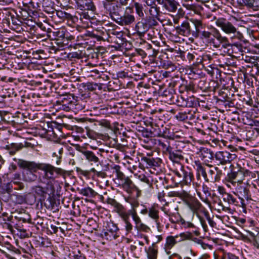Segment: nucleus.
<instances>
[{
    "label": "nucleus",
    "instance_id": "f257e3e1",
    "mask_svg": "<svg viewBox=\"0 0 259 259\" xmlns=\"http://www.w3.org/2000/svg\"><path fill=\"white\" fill-rule=\"evenodd\" d=\"M32 191L34 194V195L31 194L28 195V198L31 197L33 199L31 204L34 203L37 197L38 202L40 203L41 206L44 205L47 209H54L56 202L54 198L55 189L53 185L47 184L45 187L35 186L32 188Z\"/></svg>",
    "mask_w": 259,
    "mask_h": 259
},
{
    "label": "nucleus",
    "instance_id": "f03ea898",
    "mask_svg": "<svg viewBox=\"0 0 259 259\" xmlns=\"http://www.w3.org/2000/svg\"><path fill=\"white\" fill-rule=\"evenodd\" d=\"M40 170L44 172V178L48 180H55L59 177H62L65 179L66 176L70 175V171L61 168L56 167L49 164L42 163Z\"/></svg>",
    "mask_w": 259,
    "mask_h": 259
},
{
    "label": "nucleus",
    "instance_id": "7ed1b4c3",
    "mask_svg": "<svg viewBox=\"0 0 259 259\" xmlns=\"http://www.w3.org/2000/svg\"><path fill=\"white\" fill-rule=\"evenodd\" d=\"M236 157L235 154H231L227 151H219L215 154V159L219 161L220 163L222 165L230 163Z\"/></svg>",
    "mask_w": 259,
    "mask_h": 259
},
{
    "label": "nucleus",
    "instance_id": "20e7f679",
    "mask_svg": "<svg viewBox=\"0 0 259 259\" xmlns=\"http://www.w3.org/2000/svg\"><path fill=\"white\" fill-rule=\"evenodd\" d=\"M190 21V35L195 38H198L200 31L204 29V25L200 20L191 19Z\"/></svg>",
    "mask_w": 259,
    "mask_h": 259
},
{
    "label": "nucleus",
    "instance_id": "39448f33",
    "mask_svg": "<svg viewBox=\"0 0 259 259\" xmlns=\"http://www.w3.org/2000/svg\"><path fill=\"white\" fill-rule=\"evenodd\" d=\"M42 163H36L33 161H28L24 160H19V166L25 169L32 172H36L38 169L40 170Z\"/></svg>",
    "mask_w": 259,
    "mask_h": 259
},
{
    "label": "nucleus",
    "instance_id": "423d86ee",
    "mask_svg": "<svg viewBox=\"0 0 259 259\" xmlns=\"http://www.w3.org/2000/svg\"><path fill=\"white\" fill-rule=\"evenodd\" d=\"M216 24L226 33H234L237 31L236 28L233 24L225 19H218Z\"/></svg>",
    "mask_w": 259,
    "mask_h": 259
},
{
    "label": "nucleus",
    "instance_id": "0eeeda50",
    "mask_svg": "<svg viewBox=\"0 0 259 259\" xmlns=\"http://www.w3.org/2000/svg\"><path fill=\"white\" fill-rule=\"evenodd\" d=\"M156 1L169 12H175L179 6V3L176 0H156Z\"/></svg>",
    "mask_w": 259,
    "mask_h": 259
},
{
    "label": "nucleus",
    "instance_id": "6e6552de",
    "mask_svg": "<svg viewBox=\"0 0 259 259\" xmlns=\"http://www.w3.org/2000/svg\"><path fill=\"white\" fill-rule=\"evenodd\" d=\"M114 0H103L102 2V5L104 10L108 12L110 15L116 14L118 13L119 8L120 6L118 4H114L112 2Z\"/></svg>",
    "mask_w": 259,
    "mask_h": 259
},
{
    "label": "nucleus",
    "instance_id": "1a4fd4ad",
    "mask_svg": "<svg viewBox=\"0 0 259 259\" xmlns=\"http://www.w3.org/2000/svg\"><path fill=\"white\" fill-rule=\"evenodd\" d=\"M178 105L183 107H193L196 106L197 101L193 97L185 99L183 97L179 98L177 101Z\"/></svg>",
    "mask_w": 259,
    "mask_h": 259
},
{
    "label": "nucleus",
    "instance_id": "9d476101",
    "mask_svg": "<svg viewBox=\"0 0 259 259\" xmlns=\"http://www.w3.org/2000/svg\"><path fill=\"white\" fill-rule=\"evenodd\" d=\"M78 9L80 10H91L94 12L96 10L95 6L91 0H75Z\"/></svg>",
    "mask_w": 259,
    "mask_h": 259
},
{
    "label": "nucleus",
    "instance_id": "9b49d317",
    "mask_svg": "<svg viewBox=\"0 0 259 259\" xmlns=\"http://www.w3.org/2000/svg\"><path fill=\"white\" fill-rule=\"evenodd\" d=\"M177 32L180 35L185 36L190 35V22L188 21L183 22L181 25L176 27Z\"/></svg>",
    "mask_w": 259,
    "mask_h": 259
},
{
    "label": "nucleus",
    "instance_id": "f8f14e48",
    "mask_svg": "<svg viewBox=\"0 0 259 259\" xmlns=\"http://www.w3.org/2000/svg\"><path fill=\"white\" fill-rule=\"evenodd\" d=\"M166 151L168 153L169 158L174 162H178L180 160L184 159V157L181 154L180 151H172L170 146L167 147Z\"/></svg>",
    "mask_w": 259,
    "mask_h": 259
},
{
    "label": "nucleus",
    "instance_id": "ddd939ff",
    "mask_svg": "<svg viewBox=\"0 0 259 259\" xmlns=\"http://www.w3.org/2000/svg\"><path fill=\"white\" fill-rule=\"evenodd\" d=\"M79 151L84 155L85 159L89 162H93L94 163L99 162V159L97 156L98 155H100L99 152H97L96 154L91 151L83 150H79Z\"/></svg>",
    "mask_w": 259,
    "mask_h": 259
},
{
    "label": "nucleus",
    "instance_id": "4468645a",
    "mask_svg": "<svg viewBox=\"0 0 259 259\" xmlns=\"http://www.w3.org/2000/svg\"><path fill=\"white\" fill-rule=\"evenodd\" d=\"M135 28L137 33L140 37L144 36L145 33L149 29L143 20L137 24Z\"/></svg>",
    "mask_w": 259,
    "mask_h": 259
},
{
    "label": "nucleus",
    "instance_id": "2eb2a0df",
    "mask_svg": "<svg viewBox=\"0 0 259 259\" xmlns=\"http://www.w3.org/2000/svg\"><path fill=\"white\" fill-rule=\"evenodd\" d=\"M239 3L244 5L253 10H257L259 8V0H240Z\"/></svg>",
    "mask_w": 259,
    "mask_h": 259
},
{
    "label": "nucleus",
    "instance_id": "dca6fc26",
    "mask_svg": "<svg viewBox=\"0 0 259 259\" xmlns=\"http://www.w3.org/2000/svg\"><path fill=\"white\" fill-rule=\"evenodd\" d=\"M12 185L11 183H3L2 179L0 177V194L6 193L10 194L12 189Z\"/></svg>",
    "mask_w": 259,
    "mask_h": 259
},
{
    "label": "nucleus",
    "instance_id": "f3484780",
    "mask_svg": "<svg viewBox=\"0 0 259 259\" xmlns=\"http://www.w3.org/2000/svg\"><path fill=\"white\" fill-rule=\"evenodd\" d=\"M148 211L149 216L155 220V222L156 223L157 228L158 230H159V228L160 227V224L158 222L159 211L156 210L154 207H151L149 208Z\"/></svg>",
    "mask_w": 259,
    "mask_h": 259
},
{
    "label": "nucleus",
    "instance_id": "a211bd4d",
    "mask_svg": "<svg viewBox=\"0 0 259 259\" xmlns=\"http://www.w3.org/2000/svg\"><path fill=\"white\" fill-rule=\"evenodd\" d=\"M198 38L201 39H206L207 42H212L214 43V39L211 38L212 34L210 32L201 29L199 32Z\"/></svg>",
    "mask_w": 259,
    "mask_h": 259
},
{
    "label": "nucleus",
    "instance_id": "6ab92c4d",
    "mask_svg": "<svg viewBox=\"0 0 259 259\" xmlns=\"http://www.w3.org/2000/svg\"><path fill=\"white\" fill-rule=\"evenodd\" d=\"M156 18L155 17L147 16L142 20L144 21L145 24L150 28H152L154 26H157L158 23L156 20Z\"/></svg>",
    "mask_w": 259,
    "mask_h": 259
},
{
    "label": "nucleus",
    "instance_id": "aec40b11",
    "mask_svg": "<svg viewBox=\"0 0 259 259\" xmlns=\"http://www.w3.org/2000/svg\"><path fill=\"white\" fill-rule=\"evenodd\" d=\"M64 98H63L62 101L64 102L65 101H68L69 104H74L76 106L78 105V103H77L78 100H77V97H75L73 94H67L63 96Z\"/></svg>",
    "mask_w": 259,
    "mask_h": 259
},
{
    "label": "nucleus",
    "instance_id": "412c9836",
    "mask_svg": "<svg viewBox=\"0 0 259 259\" xmlns=\"http://www.w3.org/2000/svg\"><path fill=\"white\" fill-rule=\"evenodd\" d=\"M24 179L27 182H33L36 180L37 176L35 172H32L29 170H24L23 172Z\"/></svg>",
    "mask_w": 259,
    "mask_h": 259
},
{
    "label": "nucleus",
    "instance_id": "4be33fe9",
    "mask_svg": "<svg viewBox=\"0 0 259 259\" xmlns=\"http://www.w3.org/2000/svg\"><path fill=\"white\" fill-rule=\"evenodd\" d=\"M23 147V146L22 144H17L13 143L10 145H7L6 148L9 150L11 155H14L16 151L22 149Z\"/></svg>",
    "mask_w": 259,
    "mask_h": 259
},
{
    "label": "nucleus",
    "instance_id": "5701e85b",
    "mask_svg": "<svg viewBox=\"0 0 259 259\" xmlns=\"http://www.w3.org/2000/svg\"><path fill=\"white\" fill-rule=\"evenodd\" d=\"M79 193L83 196L92 197L96 195V193L91 188L87 187L82 189H78Z\"/></svg>",
    "mask_w": 259,
    "mask_h": 259
},
{
    "label": "nucleus",
    "instance_id": "b1692460",
    "mask_svg": "<svg viewBox=\"0 0 259 259\" xmlns=\"http://www.w3.org/2000/svg\"><path fill=\"white\" fill-rule=\"evenodd\" d=\"M81 85L84 88V90L88 91H95L98 87L97 83H93L92 82L82 83Z\"/></svg>",
    "mask_w": 259,
    "mask_h": 259
},
{
    "label": "nucleus",
    "instance_id": "393cba45",
    "mask_svg": "<svg viewBox=\"0 0 259 259\" xmlns=\"http://www.w3.org/2000/svg\"><path fill=\"white\" fill-rule=\"evenodd\" d=\"M249 172L248 170L244 169L243 168L240 167L238 168L237 178L236 179H237L238 181H241L244 177L247 175Z\"/></svg>",
    "mask_w": 259,
    "mask_h": 259
},
{
    "label": "nucleus",
    "instance_id": "a878e982",
    "mask_svg": "<svg viewBox=\"0 0 259 259\" xmlns=\"http://www.w3.org/2000/svg\"><path fill=\"white\" fill-rule=\"evenodd\" d=\"M121 20L122 24L129 25L134 21L135 18L133 15L128 14L121 17Z\"/></svg>",
    "mask_w": 259,
    "mask_h": 259
},
{
    "label": "nucleus",
    "instance_id": "bb28decb",
    "mask_svg": "<svg viewBox=\"0 0 259 259\" xmlns=\"http://www.w3.org/2000/svg\"><path fill=\"white\" fill-rule=\"evenodd\" d=\"M197 171L199 174H201L206 182L209 181V178H207L205 169L202 166L200 163L196 164Z\"/></svg>",
    "mask_w": 259,
    "mask_h": 259
},
{
    "label": "nucleus",
    "instance_id": "cd10ccee",
    "mask_svg": "<svg viewBox=\"0 0 259 259\" xmlns=\"http://www.w3.org/2000/svg\"><path fill=\"white\" fill-rule=\"evenodd\" d=\"M149 13L151 16H152L153 17H155L157 19L159 20V19L158 18V16L160 14V10L159 8L157 6V5L150 7V9L149 10Z\"/></svg>",
    "mask_w": 259,
    "mask_h": 259
},
{
    "label": "nucleus",
    "instance_id": "c85d7f7f",
    "mask_svg": "<svg viewBox=\"0 0 259 259\" xmlns=\"http://www.w3.org/2000/svg\"><path fill=\"white\" fill-rule=\"evenodd\" d=\"M230 168H231V172H230L228 174L229 179L230 180L236 179L237 178V174L238 172L239 167L235 168H234V166L233 165H231Z\"/></svg>",
    "mask_w": 259,
    "mask_h": 259
},
{
    "label": "nucleus",
    "instance_id": "c756f323",
    "mask_svg": "<svg viewBox=\"0 0 259 259\" xmlns=\"http://www.w3.org/2000/svg\"><path fill=\"white\" fill-rule=\"evenodd\" d=\"M184 6L186 7L188 10L193 11L196 13H198L200 10L202 9V7L195 4H184Z\"/></svg>",
    "mask_w": 259,
    "mask_h": 259
},
{
    "label": "nucleus",
    "instance_id": "7c9ffc66",
    "mask_svg": "<svg viewBox=\"0 0 259 259\" xmlns=\"http://www.w3.org/2000/svg\"><path fill=\"white\" fill-rule=\"evenodd\" d=\"M214 36L220 41V43L223 44V47L224 48H226L228 46L230 45L228 43V39L225 37L222 36L220 34L218 33Z\"/></svg>",
    "mask_w": 259,
    "mask_h": 259
},
{
    "label": "nucleus",
    "instance_id": "2f4dec72",
    "mask_svg": "<svg viewBox=\"0 0 259 259\" xmlns=\"http://www.w3.org/2000/svg\"><path fill=\"white\" fill-rule=\"evenodd\" d=\"M123 181L124 182L122 184L123 188L126 189H132L134 186V184L129 178L126 177L124 179Z\"/></svg>",
    "mask_w": 259,
    "mask_h": 259
},
{
    "label": "nucleus",
    "instance_id": "473e14b6",
    "mask_svg": "<svg viewBox=\"0 0 259 259\" xmlns=\"http://www.w3.org/2000/svg\"><path fill=\"white\" fill-rule=\"evenodd\" d=\"M134 6H135L137 13L138 14V15L140 17H143L144 15L143 12V6H142V5H141L138 3H135L134 4Z\"/></svg>",
    "mask_w": 259,
    "mask_h": 259
},
{
    "label": "nucleus",
    "instance_id": "72a5a7b5",
    "mask_svg": "<svg viewBox=\"0 0 259 259\" xmlns=\"http://www.w3.org/2000/svg\"><path fill=\"white\" fill-rule=\"evenodd\" d=\"M149 253L148 257L149 259H156L157 250L152 247L149 248Z\"/></svg>",
    "mask_w": 259,
    "mask_h": 259
},
{
    "label": "nucleus",
    "instance_id": "f704fd0d",
    "mask_svg": "<svg viewBox=\"0 0 259 259\" xmlns=\"http://www.w3.org/2000/svg\"><path fill=\"white\" fill-rule=\"evenodd\" d=\"M184 180L186 183H190L193 179V175L190 172L188 173L186 171L184 172Z\"/></svg>",
    "mask_w": 259,
    "mask_h": 259
},
{
    "label": "nucleus",
    "instance_id": "c9c22d12",
    "mask_svg": "<svg viewBox=\"0 0 259 259\" xmlns=\"http://www.w3.org/2000/svg\"><path fill=\"white\" fill-rule=\"evenodd\" d=\"M176 243V241L173 236H168L166 238V244L168 247H171Z\"/></svg>",
    "mask_w": 259,
    "mask_h": 259
},
{
    "label": "nucleus",
    "instance_id": "e433bc0d",
    "mask_svg": "<svg viewBox=\"0 0 259 259\" xmlns=\"http://www.w3.org/2000/svg\"><path fill=\"white\" fill-rule=\"evenodd\" d=\"M176 118L180 121H184L188 119V116L186 112H180L176 115Z\"/></svg>",
    "mask_w": 259,
    "mask_h": 259
},
{
    "label": "nucleus",
    "instance_id": "4c0bfd02",
    "mask_svg": "<svg viewBox=\"0 0 259 259\" xmlns=\"http://www.w3.org/2000/svg\"><path fill=\"white\" fill-rule=\"evenodd\" d=\"M132 217L136 224V227H139L140 224H142L140 218L137 215V213L135 211L132 213Z\"/></svg>",
    "mask_w": 259,
    "mask_h": 259
},
{
    "label": "nucleus",
    "instance_id": "58836bf2",
    "mask_svg": "<svg viewBox=\"0 0 259 259\" xmlns=\"http://www.w3.org/2000/svg\"><path fill=\"white\" fill-rule=\"evenodd\" d=\"M139 179L143 182L147 183L149 185L150 187H152V184L150 183L148 178L144 175H141L139 176Z\"/></svg>",
    "mask_w": 259,
    "mask_h": 259
},
{
    "label": "nucleus",
    "instance_id": "ea45409f",
    "mask_svg": "<svg viewBox=\"0 0 259 259\" xmlns=\"http://www.w3.org/2000/svg\"><path fill=\"white\" fill-rule=\"evenodd\" d=\"M154 160V158H150L146 157H144L142 158V161L146 163L148 166L150 167H152V165H153V161Z\"/></svg>",
    "mask_w": 259,
    "mask_h": 259
},
{
    "label": "nucleus",
    "instance_id": "a19ab883",
    "mask_svg": "<svg viewBox=\"0 0 259 259\" xmlns=\"http://www.w3.org/2000/svg\"><path fill=\"white\" fill-rule=\"evenodd\" d=\"M107 202L108 204H110L117 208H119L121 206V205L114 199L109 198L108 199Z\"/></svg>",
    "mask_w": 259,
    "mask_h": 259
},
{
    "label": "nucleus",
    "instance_id": "79ce46f5",
    "mask_svg": "<svg viewBox=\"0 0 259 259\" xmlns=\"http://www.w3.org/2000/svg\"><path fill=\"white\" fill-rule=\"evenodd\" d=\"M209 180L210 179L211 181H218V178L219 177H217V176H215V175H214V171L213 170L210 169L209 170Z\"/></svg>",
    "mask_w": 259,
    "mask_h": 259
},
{
    "label": "nucleus",
    "instance_id": "37998d69",
    "mask_svg": "<svg viewBox=\"0 0 259 259\" xmlns=\"http://www.w3.org/2000/svg\"><path fill=\"white\" fill-rule=\"evenodd\" d=\"M156 0H145L144 1L148 6L152 7L156 5Z\"/></svg>",
    "mask_w": 259,
    "mask_h": 259
},
{
    "label": "nucleus",
    "instance_id": "c03bdc74",
    "mask_svg": "<svg viewBox=\"0 0 259 259\" xmlns=\"http://www.w3.org/2000/svg\"><path fill=\"white\" fill-rule=\"evenodd\" d=\"M163 138H168L169 139H171L170 137L168 136L169 134V130L168 128H167L166 127H165L163 131H162Z\"/></svg>",
    "mask_w": 259,
    "mask_h": 259
},
{
    "label": "nucleus",
    "instance_id": "a18cd8bd",
    "mask_svg": "<svg viewBox=\"0 0 259 259\" xmlns=\"http://www.w3.org/2000/svg\"><path fill=\"white\" fill-rule=\"evenodd\" d=\"M99 125H101L103 126L108 127L110 126L109 122L106 120H102L101 121H97Z\"/></svg>",
    "mask_w": 259,
    "mask_h": 259
},
{
    "label": "nucleus",
    "instance_id": "49530a36",
    "mask_svg": "<svg viewBox=\"0 0 259 259\" xmlns=\"http://www.w3.org/2000/svg\"><path fill=\"white\" fill-rule=\"evenodd\" d=\"M138 230H142L145 232H147L148 230H149V228L143 224H140V226L139 227H136Z\"/></svg>",
    "mask_w": 259,
    "mask_h": 259
},
{
    "label": "nucleus",
    "instance_id": "de8ad7c7",
    "mask_svg": "<svg viewBox=\"0 0 259 259\" xmlns=\"http://www.w3.org/2000/svg\"><path fill=\"white\" fill-rule=\"evenodd\" d=\"M185 89L186 91H192L194 90V85L193 83H190L188 84H186L185 86Z\"/></svg>",
    "mask_w": 259,
    "mask_h": 259
},
{
    "label": "nucleus",
    "instance_id": "09e8293b",
    "mask_svg": "<svg viewBox=\"0 0 259 259\" xmlns=\"http://www.w3.org/2000/svg\"><path fill=\"white\" fill-rule=\"evenodd\" d=\"M117 76L118 78H125L127 76V73L123 71H119L117 73Z\"/></svg>",
    "mask_w": 259,
    "mask_h": 259
},
{
    "label": "nucleus",
    "instance_id": "8fccbe9b",
    "mask_svg": "<svg viewBox=\"0 0 259 259\" xmlns=\"http://www.w3.org/2000/svg\"><path fill=\"white\" fill-rule=\"evenodd\" d=\"M108 227H109L108 231L112 233H115V232H116L117 231H118L119 230L118 227L114 224H112L111 227L109 226Z\"/></svg>",
    "mask_w": 259,
    "mask_h": 259
},
{
    "label": "nucleus",
    "instance_id": "3c124183",
    "mask_svg": "<svg viewBox=\"0 0 259 259\" xmlns=\"http://www.w3.org/2000/svg\"><path fill=\"white\" fill-rule=\"evenodd\" d=\"M129 214L126 213H122L121 214V218L125 223L129 222Z\"/></svg>",
    "mask_w": 259,
    "mask_h": 259
},
{
    "label": "nucleus",
    "instance_id": "603ef678",
    "mask_svg": "<svg viewBox=\"0 0 259 259\" xmlns=\"http://www.w3.org/2000/svg\"><path fill=\"white\" fill-rule=\"evenodd\" d=\"M51 228V233H56L58 230V227H56V226H54L53 225H51L50 226Z\"/></svg>",
    "mask_w": 259,
    "mask_h": 259
},
{
    "label": "nucleus",
    "instance_id": "864d4df0",
    "mask_svg": "<svg viewBox=\"0 0 259 259\" xmlns=\"http://www.w3.org/2000/svg\"><path fill=\"white\" fill-rule=\"evenodd\" d=\"M126 224L125 229L126 231L130 232L132 230L133 226L130 222L125 223Z\"/></svg>",
    "mask_w": 259,
    "mask_h": 259
},
{
    "label": "nucleus",
    "instance_id": "5fc2aeb1",
    "mask_svg": "<svg viewBox=\"0 0 259 259\" xmlns=\"http://www.w3.org/2000/svg\"><path fill=\"white\" fill-rule=\"evenodd\" d=\"M120 167L119 165H116L114 166L113 169H115V171L116 172L117 175H119V174H121L122 175H123V173L121 172L120 171Z\"/></svg>",
    "mask_w": 259,
    "mask_h": 259
},
{
    "label": "nucleus",
    "instance_id": "6e6d98bb",
    "mask_svg": "<svg viewBox=\"0 0 259 259\" xmlns=\"http://www.w3.org/2000/svg\"><path fill=\"white\" fill-rule=\"evenodd\" d=\"M200 220L204 230L206 231L207 226V225L206 224L205 220L202 218H200Z\"/></svg>",
    "mask_w": 259,
    "mask_h": 259
},
{
    "label": "nucleus",
    "instance_id": "4d7b16f0",
    "mask_svg": "<svg viewBox=\"0 0 259 259\" xmlns=\"http://www.w3.org/2000/svg\"><path fill=\"white\" fill-rule=\"evenodd\" d=\"M201 204L198 200H196L194 204V207L195 209H198L201 207Z\"/></svg>",
    "mask_w": 259,
    "mask_h": 259
},
{
    "label": "nucleus",
    "instance_id": "13d9d810",
    "mask_svg": "<svg viewBox=\"0 0 259 259\" xmlns=\"http://www.w3.org/2000/svg\"><path fill=\"white\" fill-rule=\"evenodd\" d=\"M249 234L250 236L253 237V239H254V240H256V241H258L259 242V233H257V234L256 236H255L254 234L251 232H249Z\"/></svg>",
    "mask_w": 259,
    "mask_h": 259
},
{
    "label": "nucleus",
    "instance_id": "bf43d9fd",
    "mask_svg": "<svg viewBox=\"0 0 259 259\" xmlns=\"http://www.w3.org/2000/svg\"><path fill=\"white\" fill-rule=\"evenodd\" d=\"M214 169L217 171V174L215 176H217L218 178V181L220 180V176L222 174V171L219 169L217 167H214Z\"/></svg>",
    "mask_w": 259,
    "mask_h": 259
},
{
    "label": "nucleus",
    "instance_id": "052dcab7",
    "mask_svg": "<svg viewBox=\"0 0 259 259\" xmlns=\"http://www.w3.org/2000/svg\"><path fill=\"white\" fill-rule=\"evenodd\" d=\"M227 257L228 259H238V257L231 253L227 254Z\"/></svg>",
    "mask_w": 259,
    "mask_h": 259
},
{
    "label": "nucleus",
    "instance_id": "680f3d73",
    "mask_svg": "<svg viewBox=\"0 0 259 259\" xmlns=\"http://www.w3.org/2000/svg\"><path fill=\"white\" fill-rule=\"evenodd\" d=\"M19 23H21L22 22L20 20L17 19L16 18L12 19V23L13 24L19 25Z\"/></svg>",
    "mask_w": 259,
    "mask_h": 259
},
{
    "label": "nucleus",
    "instance_id": "e2e57ef3",
    "mask_svg": "<svg viewBox=\"0 0 259 259\" xmlns=\"http://www.w3.org/2000/svg\"><path fill=\"white\" fill-rule=\"evenodd\" d=\"M207 219L208 221V222H209V225L211 226V227H213L214 226V224H215V223L210 218L209 216L208 215V214H207Z\"/></svg>",
    "mask_w": 259,
    "mask_h": 259
},
{
    "label": "nucleus",
    "instance_id": "0e129e2a",
    "mask_svg": "<svg viewBox=\"0 0 259 259\" xmlns=\"http://www.w3.org/2000/svg\"><path fill=\"white\" fill-rule=\"evenodd\" d=\"M194 57H195V56L193 54H191L190 53H189L187 55V58L190 61L191 60H193L194 59Z\"/></svg>",
    "mask_w": 259,
    "mask_h": 259
},
{
    "label": "nucleus",
    "instance_id": "69168bd1",
    "mask_svg": "<svg viewBox=\"0 0 259 259\" xmlns=\"http://www.w3.org/2000/svg\"><path fill=\"white\" fill-rule=\"evenodd\" d=\"M119 5L120 6V5H122V6L126 5L127 4V2L129 0H119Z\"/></svg>",
    "mask_w": 259,
    "mask_h": 259
},
{
    "label": "nucleus",
    "instance_id": "338daca9",
    "mask_svg": "<svg viewBox=\"0 0 259 259\" xmlns=\"http://www.w3.org/2000/svg\"><path fill=\"white\" fill-rule=\"evenodd\" d=\"M74 257L75 259H86L85 257L81 254L75 255Z\"/></svg>",
    "mask_w": 259,
    "mask_h": 259
},
{
    "label": "nucleus",
    "instance_id": "774afa93",
    "mask_svg": "<svg viewBox=\"0 0 259 259\" xmlns=\"http://www.w3.org/2000/svg\"><path fill=\"white\" fill-rule=\"evenodd\" d=\"M253 244L254 246L256 247L257 248H259V242L257 241L256 240H254L253 239Z\"/></svg>",
    "mask_w": 259,
    "mask_h": 259
}]
</instances>
